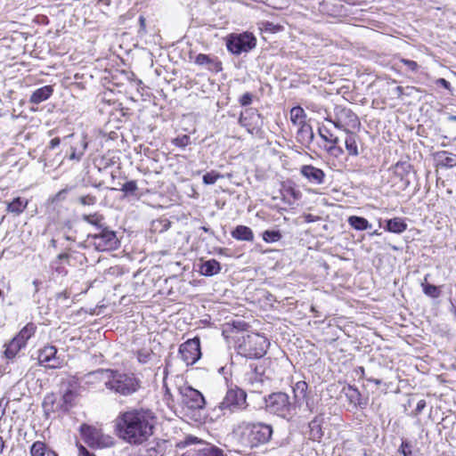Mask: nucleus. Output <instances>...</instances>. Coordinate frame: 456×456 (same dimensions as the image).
Segmentation results:
<instances>
[{
  "label": "nucleus",
  "mask_w": 456,
  "mask_h": 456,
  "mask_svg": "<svg viewBox=\"0 0 456 456\" xmlns=\"http://www.w3.org/2000/svg\"><path fill=\"white\" fill-rule=\"evenodd\" d=\"M156 416L151 410H132L120 413L116 431L120 439L132 445H141L153 435Z\"/></svg>",
  "instance_id": "obj_1"
},
{
  "label": "nucleus",
  "mask_w": 456,
  "mask_h": 456,
  "mask_svg": "<svg viewBox=\"0 0 456 456\" xmlns=\"http://www.w3.org/2000/svg\"><path fill=\"white\" fill-rule=\"evenodd\" d=\"M233 432L244 448L256 450L270 443L273 427L264 421L243 420L236 426Z\"/></svg>",
  "instance_id": "obj_2"
},
{
  "label": "nucleus",
  "mask_w": 456,
  "mask_h": 456,
  "mask_svg": "<svg viewBox=\"0 0 456 456\" xmlns=\"http://www.w3.org/2000/svg\"><path fill=\"white\" fill-rule=\"evenodd\" d=\"M107 378L105 387L107 389L123 396H129L139 390L141 380L134 374L121 372L117 370H99Z\"/></svg>",
  "instance_id": "obj_3"
},
{
  "label": "nucleus",
  "mask_w": 456,
  "mask_h": 456,
  "mask_svg": "<svg viewBox=\"0 0 456 456\" xmlns=\"http://www.w3.org/2000/svg\"><path fill=\"white\" fill-rule=\"evenodd\" d=\"M265 411L287 421L297 415L296 405L289 395L281 391L271 393L264 397Z\"/></svg>",
  "instance_id": "obj_4"
},
{
  "label": "nucleus",
  "mask_w": 456,
  "mask_h": 456,
  "mask_svg": "<svg viewBox=\"0 0 456 456\" xmlns=\"http://www.w3.org/2000/svg\"><path fill=\"white\" fill-rule=\"evenodd\" d=\"M270 346L266 337L259 333L243 336L237 346L238 354L248 359H260L264 357Z\"/></svg>",
  "instance_id": "obj_5"
},
{
  "label": "nucleus",
  "mask_w": 456,
  "mask_h": 456,
  "mask_svg": "<svg viewBox=\"0 0 456 456\" xmlns=\"http://www.w3.org/2000/svg\"><path fill=\"white\" fill-rule=\"evenodd\" d=\"M247 405L246 392L238 387H230L223 401L217 407L213 409V413L216 418H219L222 415H225L227 412L232 413L243 410Z\"/></svg>",
  "instance_id": "obj_6"
},
{
  "label": "nucleus",
  "mask_w": 456,
  "mask_h": 456,
  "mask_svg": "<svg viewBox=\"0 0 456 456\" xmlns=\"http://www.w3.org/2000/svg\"><path fill=\"white\" fill-rule=\"evenodd\" d=\"M325 121L331 123L343 132L358 130L361 126L358 116L351 109L342 105H336L333 116L329 115L325 118Z\"/></svg>",
  "instance_id": "obj_7"
},
{
  "label": "nucleus",
  "mask_w": 456,
  "mask_h": 456,
  "mask_svg": "<svg viewBox=\"0 0 456 456\" xmlns=\"http://www.w3.org/2000/svg\"><path fill=\"white\" fill-rule=\"evenodd\" d=\"M88 241H91L94 249L99 252L115 250L120 245L116 232L106 225L94 233H89Z\"/></svg>",
  "instance_id": "obj_8"
},
{
  "label": "nucleus",
  "mask_w": 456,
  "mask_h": 456,
  "mask_svg": "<svg viewBox=\"0 0 456 456\" xmlns=\"http://www.w3.org/2000/svg\"><path fill=\"white\" fill-rule=\"evenodd\" d=\"M79 432L85 444L92 449L109 448L114 444L110 436L102 434L101 430L91 425L82 424Z\"/></svg>",
  "instance_id": "obj_9"
},
{
  "label": "nucleus",
  "mask_w": 456,
  "mask_h": 456,
  "mask_svg": "<svg viewBox=\"0 0 456 456\" xmlns=\"http://www.w3.org/2000/svg\"><path fill=\"white\" fill-rule=\"evenodd\" d=\"M256 45V37L253 33L248 31L239 34H230L226 39V48L234 55L248 53L253 50Z\"/></svg>",
  "instance_id": "obj_10"
},
{
  "label": "nucleus",
  "mask_w": 456,
  "mask_h": 456,
  "mask_svg": "<svg viewBox=\"0 0 456 456\" xmlns=\"http://www.w3.org/2000/svg\"><path fill=\"white\" fill-rule=\"evenodd\" d=\"M318 135L324 142L322 147L330 156L338 159L344 154L339 137L323 124L318 127Z\"/></svg>",
  "instance_id": "obj_11"
},
{
  "label": "nucleus",
  "mask_w": 456,
  "mask_h": 456,
  "mask_svg": "<svg viewBox=\"0 0 456 456\" xmlns=\"http://www.w3.org/2000/svg\"><path fill=\"white\" fill-rule=\"evenodd\" d=\"M192 444H200L201 447L197 450V456H224V451L219 447L206 443L200 438L189 435L177 444L178 448H185Z\"/></svg>",
  "instance_id": "obj_12"
},
{
  "label": "nucleus",
  "mask_w": 456,
  "mask_h": 456,
  "mask_svg": "<svg viewBox=\"0 0 456 456\" xmlns=\"http://www.w3.org/2000/svg\"><path fill=\"white\" fill-rule=\"evenodd\" d=\"M179 354L186 365H192L201 357L200 339L199 337L188 339L179 346Z\"/></svg>",
  "instance_id": "obj_13"
},
{
  "label": "nucleus",
  "mask_w": 456,
  "mask_h": 456,
  "mask_svg": "<svg viewBox=\"0 0 456 456\" xmlns=\"http://www.w3.org/2000/svg\"><path fill=\"white\" fill-rule=\"evenodd\" d=\"M182 396V403L189 409L200 410L206 404L203 395L191 386H183L179 387Z\"/></svg>",
  "instance_id": "obj_14"
},
{
  "label": "nucleus",
  "mask_w": 456,
  "mask_h": 456,
  "mask_svg": "<svg viewBox=\"0 0 456 456\" xmlns=\"http://www.w3.org/2000/svg\"><path fill=\"white\" fill-rule=\"evenodd\" d=\"M261 118L262 116L256 109L249 108L240 114L238 122L248 132H251L262 125Z\"/></svg>",
  "instance_id": "obj_15"
},
{
  "label": "nucleus",
  "mask_w": 456,
  "mask_h": 456,
  "mask_svg": "<svg viewBox=\"0 0 456 456\" xmlns=\"http://www.w3.org/2000/svg\"><path fill=\"white\" fill-rule=\"evenodd\" d=\"M57 354V348L54 346H46L39 350L38 362L50 369H57L61 366V362Z\"/></svg>",
  "instance_id": "obj_16"
},
{
  "label": "nucleus",
  "mask_w": 456,
  "mask_h": 456,
  "mask_svg": "<svg viewBox=\"0 0 456 456\" xmlns=\"http://www.w3.org/2000/svg\"><path fill=\"white\" fill-rule=\"evenodd\" d=\"M341 393L346 396L349 404L354 408H366L368 401L362 397L359 389L355 386L347 384L343 387Z\"/></svg>",
  "instance_id": "obj_17"
},
{
  "label": "nucleus",
  "mask_w": 456,
  "mask_h": 456,
  "mask_svg": "<svg viewBox=\"0 0 456 456\" xmlns=\"http://www.w3.org/2000/svg\"><path fill=\"white\" fill-rule=\"evenodd\" d=\"M300 174L309 183L314 184H322L325 180V173L322 169L313 165H304L300 168Z\"/></svg>",
  "instance_id": "obj_18"
},
{
  "label": "nucleus",
  "mask_w": 456,
  "mask_h": 456,
  "mask_svg": "<svg viewBox=\"0 0 456 456\" xmlns=\"http://www.w3.org/2000/svg\"><path fill=\"white\" fill-rule=\"evenodd\" d=\"M250 368L251 370L246 374V381L254 391H259L263 387L266 377L262 367L251 364Z\"/></svg>",
  "instance_id": "obj_19"
},
{
  "label": "nucleus",
  "mask_w": 456,
  "mask_h": 456,
  "mask_svg": "<svg viewBox=\"0 0 456 456\" xmlns=\"http://www.w3.org/2000/svg\"><path fill=\"white\" fill-rule=\"evenodd\" d=\"M296 140L305 149L310 150V146L314 140V133L309 123L297 126Z\"/></svg>",
  "instance_id": "obj_20"
},
{
  "label": "nucleus",
  "mask_w": 456,
  "mask_h": 456,
  "mask_svg": "<svg viewBox=\"0 0 456 456\" xmlns=\"http://www.w3.org/2000/svg\"><path fill=\"white\" fill-rule=\"evenodd\" d=\"M394 175L404 183V187L410 185L408 176L412 172V165L409 161H398L392 167Z\"/></svg>",
  "instance_id": "obj_21"
},
{
  "label": "nucleus",
  "mask_w": 456,
  "mask_h": 456,
  "mask_svg": "<svg viewBox=\"0 0 456 456\" xmlns=\"http://www.w3.org/2000/svg\"><path fill=\"white\" fill-rule=\"evenodd\" d=\"M194 62L200 66H207L208 69L215 73H218L223 69L222 62L217 58H212L205 53H199L195 57Z\"/></svg>",
  "instance_id": "obj_22"
},
{
  "label": "nucleus",
  "mask_w": 456,
  "mask_h": 456,
  "mask_svg": "<svg viewBox=\"0 0 456 456\" xmlns=\"http://www.w3.org/2000/svg\"><path fill=\"white\" fill-rule=\"evenodd\" d=\"M292 392L294 399L292 403L296 405L297 409L308 397V384L304 380L297 381L292 386Z\"/></svg>",
  "instance_id": "obj_23"
},
{
  "label": "nucleus",
  "mask_w": 456,
  "mask_h": 456,
  "mask_svg": "<svg viewBox=\"0 0 456 456\" xmlns=\"http://www.w3.org/2000/svg\"><path fill=\"white\" fill-rule=\"evenodd\" d=\"M384 230L388 232L401 234L407 230V223L403 217H393L384 221Z\"/></svg>",
  "instance_id": "obj_24"
},
{
  "label": "nucleus",
  "mask_w": 456,
  "mask_h": 456,
  "mask_svg": "<svg viewBox=\"0 0 456 456\" xmlns=\"http://www.w3.org/2000/svg\"><path fill=\"white\" fill-rule=\"evenodd\" d=\"M88 148V141L86 134H81L78 142L70 146L69 160L80 161Z\"/></svg>",
  "instance_id": "obj_25"
},
{
  "label": "nucleus",
  "mask_w": 456,
  "mask_h": 456,
  "mask_svg": "<svg viewBox=\"0 0 456 456\" xmlns=\"http://www.w3.org/2000/svg\"><path fill=\"white\" fill-rule=\"evenodd\" d=\"M344 133L346 134L345 148L347 154L351 157H357L360 154L358 147L359 135L354 130Z\"/></svg>",
  "instance_id": "obj_26"
},
{
  "label": "nucleus",
  "mask_w": 456,
  "mask_h": 456,
  "mask_svg": "<svg viewBox=\"0 0 456 456\" xmlns=\"http://www.w3.org/2000/svg\"><path fill=\"white\" fill-rule=\"evenodd\" d=\"M221 271V264L216 259H209L200 264L199 273L206 277L214 276Z\"/></svg>",
  "instance_id": "obj_27"
},
{
  "label": "nucleus",
  "mask_w": 456,
  "mask_h": 456,
  "mask_svg": "<svg viewBox=\"0 0 456 456\" xmlns=\"http://www.w3.org/2000/svg\"><path fill=\"white\" fill-rule=\"evenodd\" d=\"M53 93L52 86H44L36 89L29 97V102L33 104H39L48 100Z\"/></svg>",
  "instance_id": "obj_28"
},
{
  "label": "nucleus",
  "mask_w": 456,
  "mask_h": 456,
  "mask_svg": "<svg viewBox=\"0 0 456 456\" xmlns=\"http://www.w3.org/2000/svg\"><path fill=\"white\" fill-rule=\"evenodd\" d=\"M30 456H58L45 442L36 441L29 448Z\"/></svg>",
  "instance_id": "obj_29"
},
{
  "label": "nucleus",
  "mask_w": 456,
  "mask_h": 456,
  "mask_svg": "<svg viewBox=\"0 0 456 456\" xmlns=\"http://www.w3.org/2000/svg\"><path fill=\"white\" fill-rule=\"evenodd\" d=\"M231 235L233 239L240 241H253L254 233L250 227L246 225H237L232 232Z\"/></svg>",
  "instance_id": "obj_30"
},
{
  "label": "nucleus",
  "mask_w": 456,
  "mask_h": 456,
  "mask_svg": "<svg viewBox=\"0 0 456 456\" xmlns=\"http://www.w3.org/2000/svg\"><path fill=\"white\" fill-rule=\"evenodd\" d=\"M290 122L293 126H299L307 124V115L305 110L297 105L290 109Z\"/></svg>",
  "instance_id": "obj_31"
},
{
  "label": "nucleus",
  "mask_w": 456,
  "mask_h": 456,
  "mask_svg": "<svg viewBox=\"0 0 456 456\" xmlns=\"http://www.w3.org/2000/svg\"><path fill=\"white\" fill-rule=\"evenodd\" d=\"M28 203L27 200L16 197L7 203L6 211L15 216H19L27 208Z\"/></svg>",
  "instance_id": "obj_32"
},
{
  "label": "nucleus",
  "mask_w": 456,
  "mask_h": 456,
  "mask_svg": "<svg viewBox=\"0 0 456 456\" xmlns=\"http://www.w3.org/2000/svg\"><path fill=\"white\" fill-rule=\"evenodd\" d=\"M438 166L445 168H452L456 166V155L445 151L436 153Z\"/></svg>",
  "instance_id": "obj_33"
},
{
  "label": "nucleus",
  "mask_w": 456,
  "mask_h": 456,
  "mask_svg": "<svg viewBox=\"0 0 456 456\" xmlns=\"http://www.w3.org/2000/svg\"><path fill=\"white\" fill-rule=\"evenodd\" d=\"M4 356L8 360H12L16 357L18 353L24 347H26L24 345L20 343L19 339H16L15 338H12V340L4 345Z\"/></svg>",
  "instance_id": "obj_34"
},
{
  "label": "nucleus",
  "mask_w": 456,
  "mask_h": 456,
  "mask_svg": "<svg viewBox=\"0 0 456 456\" xmlns=\"http://www.w3.org/2000/svg\"><path fill=\"white\" fill-rule=\"evenodd\" d=\"M37 330V326L33 322L27 323L14 337L16 339H19L20 343L27 346L28 339L34 336Z\"/></svg>",
  "instance_id": "obj_35"
},
{
  "label": "nucleus",
  "mask_w": 456,
  "mask_h": 456,
  "mask_svg": "<svg viewBox=\"0 0 456 456\" xmlns=\"http://www.w3.org/2000/svg\"><path fill=\"white\" fill-rule=\"evenodd\" d=\"M81 220L95 228V232L105 226L104 216L98 212L93 214H83Z\"/></svg>",
  "instance_id": "obj_36"
},
{
  "label": "nucleus",
  "mask_w": 456,
  "mask_h": 456,
  "mask_svg": "<svg viewBox=\"0 0 456 456\" xmlns=\"http://www.w3.org/2000/svg\"><path fill=\"white\" fill-rule=\"evenodd\" d=\"M348 224L356 231H365L371 228V224L362 216H350L347 218Z\"/></svg>",
  "instance_id": "obj_37"
},
{
  "label": "nucleus",
  "mask_w": 456,
  "mask_h": 456,
  "mask_svg": "<svg viewBox=\"0 0 456 456\" xmlns=\"http://www.w3.org/2000/svg\"><path fill=\"white\" fill-rule=\"evenodd\" d=\"M322 421V418L316 416L309 423L310 434L314 440H320L323 436Z\"/></svg>",
  "instance_id": "obj_38"
},
{
  "label": "nucleus",
  "mask_w": 456,
  "mask_h": 456,
  "mask_svg": "<svg viewBox=\"0 0 456 456\" xmlns=\"http://www.w3.org/2000/svg\"><path fill=\"white\" fill-rule=\"evenodd\" d=\"M153 355L152 350L148 348H142L135 352L136 359L141 364L149 363L152 360Z\"/></svg>",
  "instance_id": "obj_39"
},
{
  "label": "nucleus",
  "mask_w": 456,
  "mask_h": 456,
  "mask_svg": "<svg viewBox=\"0 0 456 456\" xmlns=\"http://www.w3.org/2000/svg\"><path fill=\"white\" fill-rule=\"evenodd\" d=\"M262 238L266 243H274L281 240L282 234L279 230H265L262 233Z\"/></svg>",
  "instance_id": "obj_40"
},
{
  "label": "nucleus",
  "mask_w": 456,
  "mask_h": 456,
  "mask_svg": "<svg viewBox=\"0 0 456 456\" xmlns=\"http://www.w3.org/2000/svg\"><path fill=\"white\" fill-rule=\"evenodd\" d=\"M421 287L423 293L431 298H437L441 295V290L438 286L428 282H423L421 283Z\"/></svg>",
  "instance_id": "obj_41"
},
{
  "label": "nucleus",
  "mask_w": 456,
  "mask_h": 456,
  "mask_svg": "<svg viewBox=\"0 0 456 456\" xmlns=\"http://www.w3.org/2000/svg\"><path fill=\"white\" fill-rule=\"evenodd\" d=\"M397 452L403 456H416V453L413 452V444L408 439H402Z\"/></svg>",
  "instance_id": "obj_42"
},
{
  "label": "nucleus",
  "mask_w": 456,
  "mask_h": 456,
  "mask_svg": "<svg viewBox=\"0 0 456 456\" xmlns=\"http://www.w3.org/2000/svg\"><path fill=\"white\" fill-rule=\"evenodd\" d=\"M222 177H223V175H221L220 173H218L216 171L212 170L210 172L206 173L203 175L202 182L206 185H211V184L216 183V182L219 178H222Z\"/></svg>",
  "instance_id": "obj_43"
},
{
  "label": "nucleus",
  "mask_w": 456,
  "mask_h": 456,
  "mask_svg": "<svg viewBox=\"0 0 456 456\" xmlns=\"http://www.w3.org/2000/svg\"><path fill=\"white\" fill-rule=\"evenodd\" d=\"M77 201L83 207L94 206L97 203V198L92 194L81 195Z\"/></svg>",
  "instance_id": "obj_44"
},
{
  "label": "nucleus",
  "mask_w": 456,
  "mask_h": 456,
  "mask_svg": "<svg viewBox=\"0 0 456 456\" xmlns=\"http://www.w3.org/2000/svg\"><path fill=\"white\" fill-rule=\"evenodd\" d=\"M50 267L59 276H65L68 273L66 267L59 260H53Z\"/></svg>",
  "instance_id": "obj_45"
},
{
  "label": "nucleus",
  "mask_w": 456,
  "mask_h": 456,
  "mask_svg": "<svg viewBox=\"0 0 456 456\" xmlns=\"http://www.w3.org/2000/svg\"><path fill=\"white\" fill-rule=\"evenodd\" d=\"M74 186H66L65 188L60 190L53 198L52 202H61L66 200L67 194L73 190Z\"/></svg>",
  "instance_id": "obj_46"
},
{
  "label": "nucleus",
  "mask_w": 456,
  "mask_h": 456,
  "mask_svg": "<svg viewBox=\"0 0 456 456\" xmlns=\"http://www.w3.org/2000/svg\"><path fill=\"white\" fill-rule=\"evenodd\" d=\"M137 189V183L134 180L126 182L121 187V191L125 193V195H132Z\"/></svg>",
  "instance_id": "obj_47"
},
{
  "label": "nucleus",
  "mask_w": 456,
  "mask_h": 456,
  "mask_svg": "<svg viewBox=\"0 0 456 456\" xmlns=\"http://www.w3.org/2000/svg\"><path fill=\"white\" fill-rule=\"evenodd\" d=\"M172 142L175 146L184 149L186 146L191 144V137L187 134H183L175 137Z\"/></svg>",
  "instance_id": "obj_48"
},
{
  "label": "nucleus",
  "mask_w": 456,
  "mask_h": 456,
  "mask_svg": "<svg viewBox=\"0 0 456 456\" xmlns=\"http://www.w3.org/2000/svg\"><path fill=\"white\" fill-rule=\"evenodd\" d=\"M400 62L403 63L408 70L414 73L417 72L419 68V65L415 61L412 60L401 58Z\"/></svg>",
  "instance_id": "obj_49"
},
{
  "label": "nucleus",
  "mask_w": 456,
  "mask_h": 456,
  "mask_svg": "<svg viewBox=\"0 0 456 456\" xmlns=\"http://www.w3.org/2000/svg\"><path fill=\"white\" fill-rule=\"evenodd\" d=\"M239 102L242 107L249 106L253 102V94L251 93H245L239 98Z\"/></svg>",
  "instance_id": "obj_50"
},
{
  "label": "nucleus",
  "mask_w": 456,
  "mask_h": 456,
  "mask_svg": "<svg viewBox=\"0 0 456 456\" xmlns=\"http://www.w3.org/2000/svg\"><path fill=\"white\" fill-rule=\"evenodd\" d=\"M263 25V29L265 31H268V32H271V33H276L278 31L281 30V26L278 25V24H274L271 21H265L262 23Z\"/></svg>",
  "instance_id": "obj_51"
},
{
  "label": "nucleus",
  "mask_w": 456,
  "mask_h": 456,
  "mask_svg": "<svg viewBox=\"0 0 456 456\" xmlns=\"http://www.w3.org/2000/svg\"><path fill=\"white\" fill-rule=\"evenodd\" d=\"M75 396H76L75 392L72 389L69 388L64 391L62 399L65 403L70 404L73 402Z\"/></svg>",
  "instance_id": "obj_52"
},
{
  "label": "nucleus",
  "mask_w": 456,
  "mask_h": 456,
  "mask_svg": "<svg viewBox=\"0 0 456 456\" xmlns=\"http://www.w3.org/2000/svg\"><path fill=\"white\" fill-rule=\"evenodd\" d=\"M436 85L444 87V89L448 90L450 93H452V88L451 86V83L446 80L445 78L440 77L436 80Z\"/></svg>",
  "instance_id": "obj_53"
},
{
  "label": "nucleus",
  "mask_w": 456,
  "mask_h": 456,
  "mask_svg": "<svg viewBox=\"0 0 456 456\" xmlns=\"http://www.w3.org/2000/svg\"><path fill=\"white\" fill-rule=\"evenodd\" d=\"M55 297L57 301L64 302L70 297V293L68 292L67 290H64L57 293Z\"/></svg>",
  "instance_id": "obj_54"
},
{
  "label": "nucleus",
  "mask_w": 456,
  "mask_h": 456,
  "mask_svg": "<svg viewBox=\"0 0 456 456\" xmlns=\"http://www.w3.org/2000/svg\"><path fill=\"white\" fill-rule=\"evenodd\" d=\"M427 406V403L425 400H419L417 403L416 409L414 411L413 415L417 416L419 415Z\"/></svg>",
  "instance_id": "obj_55"
},
{
  "label": "nucleus",
  "mask_w": 456,
  "mask_h": 456,
  "mask_svg": "<svg viewBox=\"0 0 456 456\" xmlns=\"http://www.w3.org/2000/svg\"><path fill=\"white\" fill-rule=\"evenodd\" d=\"M303 218H304V221H305V223H307V224L314 223V222H316V221H318V220H320V219H321V218H320V216H314V215L309 214V213H307V214H304V215H303Z\"/></svg>",
  "instance_id": "obj_56"
},
{
  "label": "nucleus",
  "mask_w": 456,
  "mask_h": 456,
  "mask_svg": "<svg viewBox=\"0 0 456 456\" xmlns=\"http://www.w3.org/2000/svg\"><path fill=\"white\" fill-rule=\"evenodd\" d=\"M139 23H140V28L138 30V34L140 36H142L146 33V23H145V19L143 16H140L139 17Z\"/></svg>",
  "instance_id": "obj_57"
},
{
  "label": "nucleus",
  "mask_w": 456,
  "mask_h": 456,
  "mask_svg": "<svg viewBox=\"0 0 456 456\" xmlns=\"http://www.w3.org/2000/svg\"><path fill=\"white\" fill-rule=\"evenodd\" d=\"M79 456H95L93 452H89L84 445H78Z\"/></svg>",
  "instance_id": "obj_58"
},
{
  "label": "nucleus",
  "mask_w": 456,
  "mask_h": 456,
  "mask_svg": "<svg viewBox=\"0 0 456 456\" xmlns=\"http://www.w3.org/2000/svg\"><path fill=\"white\" fill-rule=\"evenodd\" d=\"M304 403H305V407H306V410L310 412V413H313L314 412V403L313 400H311L309 398V396L307 397L306 400L304 401Z\"/></svg>",
  "instance_id": "obj_59"
},
{
  "label": "nucleus",
  "mask_w": 456,
  "mask_h": 456,
  "mask_svg": "<svg viewBox=\"0 0 456 456\" xmlns=\"http://www.w3.org/2000/svg\"><path fill=\"white\" fill-rule=\"evenodd\" d=\"M77 248H81V249H86V248H93L92 242L88 241V235L86 236V239L84 241L79 242L77 244Z\"/></svg>",
  "instance_id": "obj_60"
},
{
  "label": "nucleus",
  "mask_w": 456,
  "mask_h": 456,
  "mask_svg": "<svg viewBox=\"0 0 456 456\" xmlns=\"http://www.w3.org/2000/svg\"><path fill=\"white\" fill-rule=\"evenodd\" d=\"M74 226V221L71 219H65L62 222V227L65 230L71 231Z\"/></svg>",
  "instance_id": "obj_61"
},
{
  "label": "nucleus",
  "mask_w": 456,
  "mask_h": 456,
  "mask_svg": "<svg viewBox=\"0 0 456 456\" xmlns=\"http://www.w3.org/2000/svg\"><path fill=\"white\" fill-rule=\"evenodd\" d=\"M61 143V139L59 137L53 138L49 142V149L53 150L58 147Z\"/></svg>",
  "instance_id": "obj_62"
},
{
  "label": "nucleus",
  "mask_w": 456,
  "mask_h": 456,
  "mask_svg": "<svg viewBox=\"0 0 456 456\" xmlns=\"http://www.w3.org/2000/svg\"><path fill=\"white\" fill-rule=\"evenodd\" d=\"M69 258V255L68 253H61L57 256L55 260H59L61 263V261H63V260L68 261Z\"/></svg>",
  "instance_id": "obj_63"
},
{
  "label": "nucleus",
  "mask_w": 456,
  "mask_h": 456,
  "mask_svg": "<svg viewBox=\"0 0 456 456\" xmlns=\"http://www.w3.org/2000/svg\"><path fill=\"white\" fill-rule=\"evenodd\" d=\"M200 230H202L204 232L208 233L210 236H215V232L207 226H200Z\"/></svg>",
  "instance_id": "obj_64"
}]
</instances>
